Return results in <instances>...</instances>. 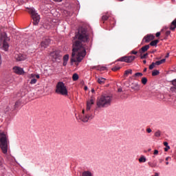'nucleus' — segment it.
Wrapping results in <instances>:
<instances>
[{"label": "nucleus", "mask_w": 176, "mask_h": 176, "mask_svg": "<svg viewBox=\"0 0 176 176\" xmlns=\"http://www.w3.org/2000/svg\"><path fill=\"white\" fill-rule=\"evenodd\" d=\"M164 63H166V59H162L160 60H157L155 62V65H160L161 64H164Z\"/></svg>", "instance_id": "412c9836"}, {"label": "nucleus", "mask_w": 176, "mask_h": 176, "mask_svg": "<svg viewBox=\"0 0 176 176\" xmlns=\"http://www.w3.org/2000/svg\"><path fill=\"white\" fill-rule=\"evenodd\" d=\"M13 70L15 74H17V75H24L25 74L23 68L19 67H14Z\"/></svg>", "instance_id": "f8f14e48"}, {"label": "nucleus", "mask_w": 176, "mask_h": 176, "mask_svg": "<svg viewBox=\"0 0 176 176\" xmlns=\"http://www.w3.org/2000/svg\"><path fill=\"white\" fill-rule=\"evenodd\" d=\"M159 162H160V163H163V160L162 159H160Z\"/></svg>", "instance_id": "de8ad7c7"}, {"label": "nucleus", "mask_w": 176, "mask_h": 176, "mask_svg": "<svg viewBox=\"0 0 176 176\" xmlns=\"http://www.w3.org/2000/svg\"><path fill=\"white\" fill-rule=\"evenodd\" d=\"M85 109H83V110H82V113H83V115H85Z\"/></svg>", "instance_id": "6e6d98bb"}, {"label": "nucleus", "mask_w": 176, "mask_h": 176, "mask_svg": "<svg viewBox=\"0 0 176 176\" xmlns=\"http://www.w3.org/2000/svg\"><path fill=\"white\" fill-rule=\"evenodd\" d=\"M67 61L63 60V65H64V67H65V65H67Z\"/></svg>", "instance_id": "c03bdc74"}, {"label": "nucleus", "mask_w": 176, "mask_h": 176, "mask_svg": "<svg viewBox=\"0 0 176 176\" xmlns=\"http://www.w3.org/2000/svg\"><path fill=\"white\" fill-rule=\"evenodd\" d=\"M109 17L107 15H103L102 16V21H103V23H105V21H107V20H108Z\"/></svg>", "instance_id": "cd10ccee"}, {"label": "nucleus", "mask_w": 176, "mask_h": 176, "mask_svg": "<svg viewBox=\"0 0 176 176\" xmlns=\"http://www.w3.org/2000/svg\"><path fill=\"white\" fill-rule=\"evenodd\" d=\"M155 36L157 38H159V36H160V32H157L156 34H155Z\"/></svg>", "instance_id": "a19ab883"}, {"label": "nucleus", "mask_w": 176, "mask_h": 176, "mask_svg": "<svg viewBox=\"0 0 176 176\" xmlns=\"http://www.w3.org/2000/svg\"><path fill=\"white\" fill-rule=\"evenodd\" d=\"M1 56L0 54V65H1Z\"/></svg>", "instance_id": "3c124183"}, {"label": "nucleus", "mask_w": 176, "mask_h": 176, "mask_svg": "<svg viewBox=\"0 0 176 176\" xmlns=\"http://www.w3.org/2000/svg\"><path fill=\"white\" fill-rule=\"evenodd\" d=\"M94 104V98L91 97V99L87 102V108L85 110V115L80 118V120L82 122H89V120H91L94 116L91 113V105Z\"/></svg>", "instance_id": "f03ea898"}, {"label": "nucleus", "mask_w": 176, "mask_h": 176, "mask_svg": "<svg viewBox=\"0 0 176 176\" xmlns=\"http://www.w3.org/2000/svg\"><path fill=\"white\" fill-rule=\"evenodd\" d=\"M69 60V55L66 54L63 56V61H67Z\"/></svg>", "instance_id": "c756f323"}, {"label": "nucleus", "mask_w": 176, "mask_h": 176, "mask_svg": "<svg viewBox=\"0 0 176 176\" xmlns=\"http://www.w3.org/2000/svg\"><path fill=\"white\" fill-rule=\"evenodd\" d=\"M28 13L31 14L34 25H38L41 20V16H39V14H38V13L36 12V11H35L34 8H30L28 10Z\"/></svg>", "instance_id": "423d86ee"}, {"label": "nucleus", "mask_w": 176, "mask_h": 176, "mask_svg": "<svg viewBox=\"0 0 176 176\" xmlns=\"http://www.w3.org/2000/svg\"><path fill=\"white\" fill-rule=\"evenodd\" d=\"M118 1H119V2H122L123 0H118Z\"/></svg>", "instance_id": "bf43d9fd"}, {"label": "nucleus", "mask_w": 176, "mask_h": 176, "mask_svg": "<svg viewBox=\"0 0 176 176\" xmlns=\"http://www.w3.org/2000/svg\"><path fill=\"white\" fill-rule=\"evenodd\" d=\"M92 69H97V71H105L107 67L102 66H94Z\"/></svg>", "instance_id": "f3484780"}, {"label": "nucleus", "mask_w": 176, "mask_h": 176, "mask_svg": "<svg viewBox=\"0 0 176 176\" xmlns=\"http://www.w3.org/2000/svg\"><path fill=\"white\" fill-rule=\"evenodd\" d=\"M55 2H61L63 0H54Z\"/></svg>", "instance_id": "a18cd8bd"}, {"label": "nucleus", "mask_w": 176, "mask_h": 176, "mask_svg": "<svg viewBox=\"0 0 176 176\" xmlns=\"http://www.w3.org/2000/svg\"><path fill=\"white\" fill-rule=\"evenodd\" d=\"M160 72L158 70H154L153 72H152V76H156L157 75H159Z\"/></svg>", "instance_id": "c85d7f7f"}, {"label": "nucleus", "mask_w": 176, "mask_h": 176, "mask_svg": "<svg viewBox=\"0 0 176 176\" xmlns=\"http://www.w3.org/2000/svg\"><path fill=\"white\" fill-rule=\"evenodd\" d=\"M112 102V96L102 95L101 97L97 100V106L98 108H105L109 107Z\"/></svg>", "instance_id": "20e7f679"}, {"label": "nucleus", "mask_w": 176, "mask_h": 176, "mask_svg": "<svg viewBox=\"0 0 176 176\" xmlns=\"http://www.w3.org/2000/svg\"><path fill=\"white\" fill-rule=\"evenodd\" d=\"M149 45H144L143 46L140 50V54H144V53H145V52H147L148 50H149Z\"/></svg>", "instance_id": "dca6fc26"}, {"label": "nucleus", "mask_w": 176, "mask_h": 176, "mask_svg": "<svg viewBox=\"0 0 176 176\" xmlns=\"http://www.w3.org/2000/svg\"><path fill=\"white\" fill-rule=\"evenodd\" d=\"M171 34V32L170 30H167L166 32V36H168V35H170Z\"/></svg>", "instance_id": "4c0bfd02"}, {"label": "nucleus", "mask_w": 176, "mask_h": 176, "mask_svg": "<svg viewBox=\"0 0 176 176\" xmlns=\"http://www.w3.org/2000/svg\"><path fill=\"white\" fill-rule=\"evenodd\" d=\"M118 91H122V89H118Z\"/></svg>", "instance_id": "4d7b16f0"}, {"label": "nucleus", "mask_w": 176, "mask_h": 176, "mask_svg": "<svg viewBox=\"0 0 176 176\" xmlns=\"http://www.w3.org/2000/svg\"><path fill=\"white\" fill-rule=\"evenodd\" d=\"M82 176H93V174L90 171H84L82 174Z\"/></svg>", "instance_id": "6ab92c4d"}, {"label": "nucleus", "mask_w": 176, "mask_h": 176, "mask_svg": "<svg viewBox=\"0 0 176 176\" xmlns=\"http://www.w3.org/2000/svg\"><path fill=\"white\" fill-rule=\"evenodd\" d=\"M170 159V157H167L166 158V160L167 161V160H168Z\"/></svg>", "instance_id": "603ef678"}, {"label": "nucleus", "mask_w": 176, "mask_h": 176, "mask_svg": "<svg viewBox=\"0 0 176 176\" xmlns=\"http://www.w3.org/2000/svg\"><path fill=\"white\" fill-rule=\"evenodd\" d=\"M155 39V36L152 34H147L144 37L143 41H145L146 43H148V42H151V41H153Z\"/></svg>", "instance_id": "ddd939ff"}, {"label": "nucleus", "mask_w": 176, "mask_h": 176, "mask_svg": "<svg viewBox=\"0 0 176 176\" xmlns=\"http://www.w3.org/2000/svg\"><path fill=\"white\" fill-rule=\"evenodd\" d=\"M20 104H21V102L20 100H18L15 102V104L14 106V109H16V108H19L20 107Z\"/></svg>", "instance_id": "b1692460"}, {"label": "nucleus", "mask_w": 176, "mask_h": 176, "mask_svg": "<svg viewBox=\"0 0 176 176\" xmlns=\"http://www.w3.org/2000/svg\"><path fill=\"white\" fill-rule=\"evenodd\" d=\"M135 60V56H122L118 59L117 61H122L124 63H133Z\"/></svg>", "instance_id": "6e6552de"}, {"label": "nucleus", "mask_w": 176, "mask_h": 176, "mask_svg": "<svg viewBox=\"0 0 176 176\" xmlns=\"http://www.w3.org/2000/svg\"><path fill=\"white\" fill-rule=\"evenodd\" d=\"M140 87L141 86L138 85V83H132L131 89H132V90H134V91H139Z\"/></svg>", "instance_id": "2eb2a0df"}, {"label": "nucleus", "mask_w": 176, "mask_h": 176, "mask_svg": "<svg viewBox=\"0 0 176 176\" xmlns=\"http://www.w3.org/2000/svg\"><path fill=\"white\" fill-rule=\"evenodd\" d=\"M91 93H96V91L94 90V89H91Z\"/></svg>", "instance_id": "09e8293b"}, {"label": "nucleus", "mask_w": 176, "mask_h": 176, "mask_svg": "<svg viewBox=\"0 0 176 176\" xmlns=\"http://www.w3.org/2000/svg\"><path fill=\"white\" fill-rule=\"evenodd\" d=\"M55 93L60 94V96H68V89H67L65 84L59 81L56 85Z\"/></svg>", "instance_id": "39448f33"}, {"label": "nucleus", "mask_w": 176, "mask_h": 176, "mask_svg": "<svg viewBox=\"0 0 176 176\" xmlns=\"http://www.w3.org/2000/svg\"><path fill=\"white\" fill-rule=\"evenodd\" d=\"M146 131L150 133H152V129H151V128H148L146 129Z\"/></svg>", "instance_id": "79ce46f5"}, {"label": "nucleus", "mask_w": 176, "mask_h": 176, "mask_svg": "<svg viewBox=\"0 0 176 176\" xmlns=\"http://www.w3.org/2000/svg\"><path fill=\"white\" fill-rule=\"evenodd\" d=\"M1 41L2 42L3 50H5V52H8L9 50V42L10 38L4 33L1 34Z\"/></svg>", "instance_id": "0eeeda50"}, {"label": "nucleus", "mask_w": 176, "mask_h": 176, "mask_svg": "<svg viewBox=\"0 0 176 176\" xmlns=\"http://www.w3.org/2000/svg\"><path fill=\"white\" fill-rule=\"evenodd\" d=\"M131 54H135V55H137L138 54V52L135 51V50H132L131 52Z\"/></svg>", "instance_id": "c9c22d12"}, {"label": "nucleus", "mask_w": 176, "mask_h": 176, "mask_svg": "<svg viewBox=\"0 0 176 176\" xmlns=\"http://www.w3.org/2000/svg\"><path fill=\"white\" fill-rule=\"evenodd\" d=\"M72 79L74 81L78 80V79H79V76L78 75V74H73Z\"/></svg>", "instance_id": "a878e982"}, {"label": "nucleus", "mask_w": 176, "mask_h": 176, "mask_svg": "<svg viewBox=\"0 0 176 176\" xmlns=\"http://www.w3.org/2000/svg\"><path fill=\"white\" fill-rule=\"evenodd\" d=\"M50 57L54 60H61V52L60 50L52 51L50 53Z\"/></svg>", "instance_id": "1a4fd4ad"}, {"label": "nucleus", "mask_w": 176, "mask_h": 176, "mask_svg": "<svg viewBox=\"0 0 176 176\" xmlns=\"http://www.w3.org/2000/svg\"><path fill=\"white\" fill-rule=\"evenodd\" d=\"M164 146H168V143L167 142H164Z\"/></svg>", "instance_id": "37998d69"}, {"label": "nucleus", "mask_w": 176, "mask_h": 176, "mask_svg": "<svg viewBox=\"0 0 176 176\" xmlns=\"http://www.w3.org/2000/svg\"><path fill=\"white\" fill-rule=\"evenodd\" d=\"M166 164L168 165V162H166Z\"/></svg>", "instance_id": "680f3d73"}, {"label": "nucleus", "mask_w": 176, "mask_h": 176, "mask_svg": "<svg viewBox=\"0 0 176 176\" xmlns=\"http://www.w3.org/2000/svg\"><path fill=\"white\" fill-rule=\"evenodd\" d=\"M143 75H144V74H142V73L138 72V73H135V74H134L133 78H135V77H137V76L141 77V76H142Z\"/></svg>", "instance_id": "7c9ffc66"}, {"label": "nucleus", "mask_w": 176, "mask_h": 176, "mask_svg": "<svg viewBox=\"0 0 176 176\" xmlns=\"http://www.w3.org/2000/svg\"><path fill=\"white\" fill-rule=\"evenodd\" d=\"M129 74L131 75V74H133V70L131 69L126 70L124 72V76H128Z\"/></svg>", "instance_id": "393cba45"}, {"label": "nucleus", "mask_w": 176, "mask_h": 176, "mask_svg": "<svg viewBox=\"0 0 176 176\" xmlns=\"http://www.w3.org/2000/svg\"><path fill=\"white\" fill-rule=\"evenodd\" d=\"M151 148H148V152H151Z\"/></svg>", "instance_id": "13d9d810"}, {"label": "nucleus", "mask_w": 176, "mask_h": 176, "mask_svg": "<svg viewBox=\"0 0 176 176\" xmlns=\"http://www.w3.org/2000/svg\"><path fill=\"white\" fill-rule=\"evenodd\" d=\"M157 43H159V40H154V41H152L150 43V45H151V46H157Z\"/></svg>", "instance_id": "aec40b11"}, {"label": "nucleus", "mask_w": 176, "mask_h": 176, "mask_svg": "<svg viewBox=\"0 0 176 176\" xmlns=\"http://www.w3.org/2000/svg\"><path fill=\"white\" fill-rule=\"evenodd\" d=\"M50 45V38H46L44 40H43L41 43V46L43 47V49H46L47 46Z\"/></svg>", "instance_id": "9b49d317"}, {"label": "nucleus", "mask_w": 176, "mask_h": 176, "mask_svg": "<svg viewBox=\"0 0 176 176\" xmlns=\"http://www.w3.org/2000/svg\"><path fill=\"white\" fill-rule=\"evenodd\" d=\"M154 135L157 138H159V137H160L162 135V131H160V130L155 131V133H154Z\"/></svg>", "instance_id": "4be33fe9"}, {"label": "nucleus", "mask_w": 176, "mask_h": 176, "mask_svg": "<svg viewBox=\"0 0 176 176\" xmlns=\"http://www.w3.org/2000/svg\"><path fill=\"white\" fill-rule=\"evenodd\" d=\"M148 82V79L145 77H143L142 78V85H146V83Z\"/></svg>", "instance_id": "bb28decb"}, {"label": "nucleus", "mask_w": 176, "mask_h": 176, "mask_svg": "<svg viewBox=\"0 0 176 176\" xmlns=\"http://www.w3.org/2000/svg\"><path fill=\"white\" fill-rule=\"evenodd\" d=\"M97 82L98 83H99V85H104V83H105V82L107 81V79H105L104 78L102 77H100L98 78H97Z\"/></svg>", "instance_id": "a211bd4d"}, {"label": "nucleus", "mask_w": 176, "mask_h": 176, "mask_svg": "<svg viewBox=\"0 0 176 176\" xmlns=\"http://www.w3.org/2000/svg\"><path fill=\"white\" fill-rule=\"evenodd\" d=\"M155 65H156V63H153L151 65H150L149 69H153V68H155Z\"/></svg>", "instance_id": "f704fd0d"}, {"label": "nucleus", "mask_w": 176, "mask_h": 176, "mask_svg": "<svg viewBox=\"0 0 176 176\" xmlns=\"http://www.w3.org/2000/svg\"><path fill=\"white\" fill-rule=\"evenodd\" d=\"M14 58L16 60V61H23L25 60V56H23V54L17 53L15 54Z\"/></svg>", "instance_id": "4468645a"}, {"label": "nucleus", "mask_w": 176, "mask_h": 176, "mask_svg": "<svg viewBox=\"0 0 176 176\" xmlns=\"http://www.w3.org/2000/svg\"><path fill=\"white\" fill-rule=\"evenodd\" d=\"M9 136L8 134L0 132V149H1V152L6 155L8 153V149H9Z\"/></svg>", "instance_id": "7ed1b4c3"}, {"label": "nucleus", "mask_w": 176, "mask_h": 176, "mask_svg": "<svg viewBox=\"0 0 176 176\" xmlns=\"http://www.w3.org/2000/svg\"><path fill=\"white\" fill-rule=\"evenodd\" d=\"M73 43V50L72 53L71 63H80L86 56V45L89 42V34L85 28H82L76 34Z\"/></svg>", "instance_id": "f257e3e1"}, {"label": "nucleus", "mask_w": 176, "mask_h": 176, "mask_svg": "<svg viewBox=\"0 0 176 176\" xmlns=\"http://www.w3.org/2000/svg\"><path fill=\"white\" fill-rule=\"evenodd\" d=\"M119 69H120V67L119 66H116L112 68V71H114V72L119 71Z\"/></svg>", "instance_id": "72a5a7b5"}, {"label": "nucleus", "mask_w": 176, "mask_h": 176, "mask_svg": "<svg viewBox=\"0 0 176 176\" xmlns=\"http://www.w3.org/2000/svg\"><path fill=\"white\" fill-rule=\"evenodd\" d=\"M139 162H140V163H145V162H146V158L144 156H141L139 158Z\"/></svg>", "instance_id": "5701e85b"}, {"label": "nucleus", "mask_w": 176, "mask_h": 176, "mask_svg": "<svg viewBox=\"0 0 176 176\" xmlns=\"http://www.w3.org/2000/svg\"><path fill=\"white\" fill-rule=\"evenodd\" d=\"M168 149H170V146H166V148H164V151L167 152L168 151Z\"/></svg>", "instance_id": "58836bf2"}, {"label": "nucleus", "mask_w": 176, "mask_h": 176, "mask_svg": "<svg viewBox=\"0 0 176 176\" xmlns=\"http://www.w3.org/2000/svg\"><path fill=\"white\" fill-rule=\"evenodd\" d=\"M159 154V151H157V150H155L154 151V153H153V155H158Z\"/></svg>", "instance_id": "ea45409f"}, {"label": "nucleus", "mask_w": 176, "mask_h": 176, "mask_svg": "<svg viewBox=\"0 0 176 176\" xmlns=\"http://www.w3.org/2000/svg\"><path fill=\"white\" fill-rule=\"evenodd\" d=\"M172 85H173L174 89L176 90V80L172 81Z\"/></svg>", "instance_id": "e433bc0d"}, {"label": "nucleus", "mask_w": 176, "mask_h": 176, "mask_svg": "<svg viewBox=\"0 0 176 176\" xmlns=\"http://www.w3.org/2000/svg\"><path fill=\"white\" fill-rule=\"evenodd\" d=\"M148 166H150V167H156L157 166L156 163H153V162H148Z\"/></svg>", "instance_id": "2f4dec72"}, {"label": "nucleus", "mask_w": 176, "mask_h": 176, "mask_svg": "<svg viewBox=\"0 0 176 176\" xmlns=\"http://www.w3.org/2000/svg\"><path fill=\"white\" fill-rule=\"evenodd\" d=\"M148 56V54H144L142 55V54H140V58L142 60L144 58H146V56Z\"/></svg>", "instance_id": "473e14b6"}, {"label": "nucleus", "mask_w": 176, "mask_h": 176, "mask_svg": "<svg viewBox=\"0 0 176 176\" xmlns=\"http://www.w3.org/2000/svg\"><path fill=\"white\" fill-rule=\"evenodd\" d=\"M87 89V87H85V90H86Z\"/></svg>", "instance_id": "052dcab7"}, {"label": "nucleus", "mask_w": 176, "mask_h": 176, "mask_svg": "<svg viewBox=\"0 0 176 176\" xmlns=\"http://www.w3.org/2000/svg\"><path fill=\"white\" fill-rule=\"evenodd\" d=\"M146 71V68H144L143 70V72H145Z\"/></svg>", "instance_id": "864d4df0"}, {"label": "nucleus", "mask_w": 176, "mask_h": 176, "mask_svg": "<svg viewBox=\"0 0 176 176\" xmlns=\"http://www.w3.org/2000/svg\"><path fill=\"white\" fill-rule=\"evenodd\" d=\"M143 64H146V60H143Z\"/></svg>", "instance_id": "8fccbe9b"}, {"label": "nucleus", "mask_w": 176, "mask_h": 176, "mask_svg": "<svg viewBox=\"0 0 176 176\" xmlns=\"http://www.w3.org/2000/svg\"><path fill=\"white\" fill-rule=\"evenodd\" d=\"M0 166H2V158L0 157Z\"/></svg>", "instance_id": "49530a36"}, {"label": "nucleus", "mask_w": 176, "mask_h": 176, "mask_svg": "<svg viewBox=\"0 0 176 176\" xmlns=\"http://www.w3.org/2000/svg\"><path fill=\"white\" fill-rule=\"evenodd\" d=\"M28 78H29V79H31L30 84L35 85V83H36V82H38L37 79H39V78H41V76H39V74H32L28 76Z\"/></svg>", "instance_id": "9d476101"}, {"label": "nucleus", "mask_w": 176, "mask_h": 176, "mask_svg": "<svg viewBox=\"0 0 176 176\" xmlns=\"http://www.w3.org/2000/svg\"><path fill=\"white\" fill-rule=\"evenodd\" d=\"M165 57L166 58H168V54H167V55Z\"/></svg>", "instance_id": "5fc2aeb1"}]
</instances>
